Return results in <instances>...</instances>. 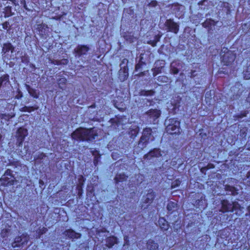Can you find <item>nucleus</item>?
<instances>
[{"mask_svg": "<svg viewBox=\"0 0 250 250\" xmlns=\"http://www.w3.org/2000/svg\"><path fill=\"white\" fill-rule=\"evenodd\" d=\"M98 136L97 130L94 127L86 128L79 127L71 134L72 139L79 142H93Z\"/></svg>", "mask_w": 250, "mask_h": 250, "instance_id": "obj_1", "label": "nucleus"}, {"mask_svg": "<svg viewBox=\"0 0 250 250\" xmlns=\"http://www.w3.org/2000/svg\"><path fill=\"white\" fill-rule=\"evenodd\" d=\"M17 182L13 171L8 168L5 170L4 174L0 178V186L4 187L12 186L16 184Z\"/></svg>", "mask_w": 250, "mask_h": 250, "instance_id": "obj_2", "label": "nucleus"}, {"mask_svg": "<svg viewBox=\"0 0 250 250\" xmlns=\"http://www.w3.org/2000/svg\"><path fill=\"white\" fill-rule=\"evenodd\" d=\"M152 129L151 127H146L144 128L142 131V135L138 142V147L140 148L139 151L143 150L145 148L149 140H153Z\"/></svg>", "mask_w": 250, "mask_h": 250, "instance_id": "obj_3", "label": "nucleus"}, {"mask_svg": "<svg viewBox=\"0 0 250 250\" xmlns=\"http://www.w3.org/2000/svg\"><path fill=\"white\" fill-rule=\"evenodd\" d=\"M220 58L224 65L229 66L235 61L236 55L227 47H223L220 52Z\"/></svg>", "mask_w": 250, "mask_h": 250, "instance_id": "obj_4", "label": "nucleus"}, {"mask_svg": "<svg viewBox=\"0 0 250 250\" xmlns=\"http://www.w3.org/2000/svg\"><path fill=\"white\" fill-rule=\"evenodd\" d=\"M221 207L220 211L223 213L229 212H234L237 214V211L240 210V205L237 202L230 203L227 199H223L221 201Z\"/></svg>", "mask_w": 250, "mask_h": 250, "instance_id": "obj_5", "label": "nucleus"}, {"mask_svg": "<svg viewBox=\"0 0 250 250\" xmlns=\"http://www.w3.org/2000/svg\"><path fill=\"white\" fill-rule=\"evenodd\" d=\"M167 132L171 134L179 135L181 134L182 129L180 127V122L176 118L169 119V124L167 126Z\"/></svg>", "mask_w": 250, "mask_h": 250, "instance_id": "obj_6", "label": "nucleus"}, {"mask_svg": "<svg viewBox=\"0 0 250 250\" xmlns=\"http://www.w3.org/2000/svg\"><path fill=\"white\" fill-rule=\"evenodd\" d=\"M29 240V237L26 234H22L20 236H16L12 243L13 248H22L26 245Z\"/></svg>", "mask_w": 250, "mask_h": 250, "instance_id": "obj_7", "label": "nucleus"}, {"mask_svg": "<svg viewBox=\"0 0 250 250\" xmlns=\"http://www.w3.org/2000/svg\"><path fill=\"white\" fill-rule=\"evenodd\" d=\"M148 121L155 125L157 120L160 117L161 111L157 109H150L146 112Z\"/></svg>", "mask_w": 250, "mask_h": 250, "instance_id": "obj_8", "label": "nucleus"}, {"mask_svg": "<svg viewBox=\"0 0 250 250\" xmlns=\"http://www.w3.org/2000/svg\"><path fill=\"white\" fill-rule=\"evenodd\" d=\"M28 135L27 129L23 127H19L16 132L17 144L19 146H21L24 141L25 137Z\"/></svg>", "mask_w": 250, "mask_h": 250, "instance_id": "obj_9", "label": "nucleus"}, {"mask_svg": "<svg viewBox=\"0 0 250 250\" xmlns=\"http://www.w3.org/2000/svg\"><path fill=\"white\" fill-rule=\"evenodd\" d=\"M165 25L167 27L168 31L177 34L179 30V24L174 21L173 19H169L166 21Z\"/></svg>", "mask_w": 250, "mask_h": 250, "instance_id": "obj_10", "label": "nucleus"}, {"mask_svg": "<svg viewBox=\"0 0 250 250\" xmlns=\"http://www.w3.org/2000/svg\"><path fill=\"white\" fill-rule=\"evenodd\" d=\"M90 49L87 45L79 44L74 50V54L76 57H80L85 55Z\"/></svg>", "mask_w": 250, "mask_h": 250, "instance_id": "obj_11", "label": "nucleus"}, {"mask_svg": "<svg viewBox=\"0 0 250 250\" xmlns=\"http://www.w3.org/2000/svg\"><path fill=\"white\" fill-rule=\"evenodd\" d=\"M37 32L41 38L46 39L48 36L49 27L45 23H42L37 25Z\"/></svg>", "mask_w": 250, "mask_h": 250, "instance_id": "obj_12", "label": "nucleus"}, {"mask_svg": "<svg viewBox=\"0 0 250 250\" xmlns=\"http://www.w3.org/2000/svg\"><path fill=\"white\" fill-rule=\"evenodd\" d=\"M155 197V192L152 189H149L148 190L147 193L143 196V203L147 204L148 206H149L153 203Z\"/></svg>", "mask_w": 250, "mask_h": 250, "instance_id": "obj_13", "label": "nucleus"}, {"mask_svg": "<svg viewBox=\"0 0 250 250\" xmlns=\"http://www.w3.org/2000/svg\"><path fill=\"white\" fill-rule=\"evenodd\" d=\"M10 85L9 76L7 74H3L0 77V91H5Z\"/></svg>", "mask_w": 250, "mask_h": 250, "instance_id": "obj_14", "label": "nucleus"}, {"mask_svg": "<svg viewBox=\"0 0 250 250\" xmlns=\"http://www.w3.org/2000/svg\"><path fill=\"white\" fill-rule=\"evenodd\" d=\"M161 156V151L159 148H154L145 154L143 158L145 160H150L153 158H158Z\"/></svg>", "mask_w": 250, "mask_h": 250, "instance_id": "obj_15", "label": "nucleus"}, {"mask_svg": "<svg viewBox=\"0 0 250 250\" xmlns=\"http://www.w3.org/2000/svg\"><path fill=\"white\" fill-rule=\"evenodd\" d=\"M200 196H198V199L196 200L195 201V204L197 208L200 209H204L208 206L207 201L206 199L205 196L203 194L200 195Z\"/></svg>", "mask_w": 250, "mask_h": 250, "instance_id": "obj_16", "label": "nucleus"}, {"mask_svg": "<svg viewBox=\"0 0 250 250\" xmlns=\"http://www.w3.org/2000/svg\"><path fill=\"white\" fill-rule=\"evenodd\" d=\"M216 23L217 21H215L212 19L209 18L207 19L205 21L202 23V25L203 27L207 29L208 33H210L213 30V28H214Z\"/></svg>", "mask_w": 250, "mask_h": 250, "instance_id": "obj_17", "label": "nucleus"}, {"mask_svg": "<svg viewBox=\"0 0 250 250\" xmlns=\"http://www.w3.org/2000/svg\"><path fill=\"white\" fill-rule=\"evenodd\" d=\"M105 246L108 249L112 248L115 244L119 242V239L117 236L110 235L107 236L105 239Z\"/></svg>", "mask_w": 250, "mask_h": 250, "instance_id": "obj_18", "label": "nucleus"}, {"mask_svg": "<svg viewBox=\"0 0 250 250\" xmlns=\"http://www.w3.org/2000/svg\"><path fill=\"white\" fill-rule=\"evenodd\" d=\"M63 234L65 237L72 239H79L82 236V234L80 233L76 232L72 229H66L64 231Z\"/></svg>", "mask_w": 250, "mask_h": 250, "instance_id": "obj_19", "label": "nucleus"}, {"mask_svg": "<svg viewBox=\"0 0 250 250\" xmlns=\"http://www.w3.org/2000/svg\"><path fill=\"white\" fill-rule=\"evenodd\" d=\"M158 223L161 230L164 232L167 231L170 227L169 223L165 217H160Z\"/></svg>", "mask_w": 250, "mask_h": 250, "instance_id": "obj_20", "label": "nucleus"}, {"mask_svg": "<svg viewBox=\"0 0 250 250\" xmlns=\"http://www.w3.org/2000/svg\"><path fill=\"white\" fill-rule=\"evenodd\" d=\"M128 77V68L127 66L121 68L119 71V78L121 81L124 82Z\"/></svg>", "mask_w": 250, "mask_h": 250, "instance_id": "obj_21", "label": "nucleus"}, {"mask_svg": "<svg viewBox=\"0 0 250 250\" xmlns=\"http://www.w3.org/2000/svg\"><path fill=\"white\" fill-rule=\"evenodd\" d=\"M167 209L169 214H172L177 211L178 204L173 201H169L167 206Z\"/></svg>", "mask_w": 250, "mask_h": 250, "instance_id": "obj_22", "label": "nucleus"}, {"mask_svg": "<svg viewBox=\"0 0 250 250\" xmlns=\"http://www.w3.org/2000/svg\"><path fill=\"white\" fill-rule=\"evenodd\" d=\"M128 176L125 173L117 174L114 179L115 184H118L120 182L126 181Z\"/></svg>", "mask_w": 250, "mask_h": 250, "instance_id": "obj_23", "label": "nucleus"}, {"mask_svg": "<svg viewBox=\"0 0 250 250\" xmlns=\"http://www.w3.org/2000/svg\"><path fill=\"white\" fill-rule=\"evenodd\" d=\"M147 250H158L159 245L154 240L149 239L146 243Z\"/></svg>", "mask_w": 250, "mask_h": 250, "instance_id": "obj_24", "label": "nucleus"}, {"mask_svg": "<svg viewBox=\"0 0 250 250\" xmlns=\"http://www.w3.org/2000/svg\"><path fill=\"white\" fill-rule=\"evenodd\" d=\"M225 190L230 193V194L235 196L238 194V189L234 186L229 185H226L225 186Z\"/></svg>", "mask_w": 250, "mask_h": 250, "instance_id": "obj_25", "label": "nucleus"}, {"mask_svg": "<svg viewBox=\"0 0 250 250\" xmlns=\"http://www.w3.org/2000/svg\"><path fill=\"white\" fill-rule=\"evenodd\" d=\"M26 89L29 95L35 99H38L39 97V92L37 90L31 87L30 85H26Z\"/></svg>", "mask_w": 250, "mask_h": 250, "instance_id": "obj_26", "label": "nucleus"}, {"mask_svg": "<svg viewBox=\"0 0 250 250\" xmlns=\"http://www.w3.org/2000/svg\"><path fill=\"white\" fill-rule=\"evenodd\" d=\"M15 50V47L10 42L4 43L2 47V51L4 53L11 52L13 53Z\"/></svg>", "mask_w": 250, "mask_h": 250, "instance_id": "obj_27", "label": "nucleus"}, {"mask_svg": "<svg viewBox=\"0 0 250 250\" xmlns=\"http://www.w3.org/2000/svg\"><path fill=\"white\" fill-rule=\"evenodd\" d=\"M140 131V127L138 125H135L133 127L129 128L128 134L131 138L136 137Z\"/></svg>", "mask_w": 250, "mask_h": 250, "instance_id": "obj_28", "label": "nucleus"}, {"mask_svg": "<svg viewBox=\"0 0 250 250\" xmlns=\"http://www.w3.org/2000/svg\"><path fill=\"white\" fill-rule=\"evenodd\" d=\"M39 108V106L37 105L33 106H24L20 109V111L24 112L31 113Z\"/></svg>", "mask_w": 250, "mask_h": 250, "instance_id": "obj_29", "label": "nucleus"}, {"mask_svg": "<svg viewBox=\"0 0 250 250\" xmlns=\"http://www.w3.org/2000/svg\"><path fill=\"white\" fill-rule=\"evenodd\" d=\"M2 13L4 18H8L13 15L14 13L12 12V7L10 6H6L3 9Z\"/></svg>", "mask_w": 250, "mask_h": 250, "instance_id": "obj_30", "label": "nucleus"}, {"mask_svg": "<svg viewBox=\"0 0 250 250\" xmlns=\"http://www.w3.org/2000/svg\"><path fill=\"white\" fill-rule=\"evenodd\" d=\"M139 94L141 96H152L155 94V91L153 89L151 90H141Z\"/></svg>", "mask_w": 250, "mask_h": 250, "instance_id": "obj_31", "label": "nucleus"}, {"mask_svg": "<svg viewBox=\"0 0 250 250\" xmlns=\"http://www.w3.org/2000/svg\"><path fill=\"white\" fill-rule=\"evenodd\" d=\"M243 78L245 80L250 79V64L247 66L243 72Z\"/></svg>", "mask_w": 250, "mask_h": 250, "instance_id": "obj_32", "label": "nucleus"}, {"mask_svg": "<svg viewBox=\"0 0 250 250\" xmlns=\"http://www.w3.org/2000/svg\"><path fill=\"white\" fill-rule=\"evenodd\" d=\"M46 157L45 154L43 152H39L36 156H35V160L39 163L42 162V160Z\"/></svg>", "mask_w": 250, "mask_h": 250, "instance_id": "obj_33", "label": "nucleus"}, {"mask_svg": "<svg viewBox=\"0 0 250 250\" xmlns=\"http://www.w3.org/2000/svg\"><path fill=\"white\" fill-rule=\"evenodd\" d=\"M109 122L110 123L112 126L114 127H118L120 125V121L119 118H111Z\"/></svg>", "mask_w": 250, "mask_h": 250, "instance_id": "obj_34", "label": "nucleus"}, {"mask_svg": "<svg viewBox=\"0 0 250 250\" xmlns=\"http://www.w3.org/2000/svg\"><path fill=\"white\" fill-rule=\"evenodd\" d=\"M14 114L12 115L9 113H1L0 114V118L1 119H4L6 121H9L11 119L14 117Z\"/></svg>", "mask_w": 250, "mask_h": 250, "instance_id": "obj_35", "label": "nucleus"}, {"mask_svg": "<svg viewBox=\"0 0 250 250\" xmlns=\"http://www.w3.org/2000/svg\"><path fill=\"white\" fill-rule=\"evenodd\" d=\"M93 155H94L93 164L95 167H97L100 161L101 155L99 153V152H97V154H93Z\"/></svg>", "mask_w": 250, "mask_h": 250, "instance_id": "obj_36", "label": "nucleus"}, {"mask_svg": "<svg viewBox=\"0 0 250 250\" xmlns=\"http://www.w3.org/2000/svg\"><path fill=\"white\" fill-rule=\"evenodd\" d=\"M181 181L179 179H177L172 182L170 186L171 189H174L178 187L181 185Z\"/></svg>", "mask_w": 250, "mask_h": 250, "instance_id": "obj_37", "label": "nucleus"}, {"mask_svg": "<svg viewBox=\"0 0 250 250\" xmlns=\"http://www.w3.org/2000/svg\"><path fill=\"white\" fill-rule=\"evenodd\" d=\"M248 114V111L245 110L241 112L240 113L235 115L234 116L237 119H240L247 116Z\"/></svg>", "mask_w": 250, "mask_h": 250, "instance_id": "obj_38", "label": "nucleus"}, {"mask_svg": "<svg viewBox=\"0 0 250 250\" xmlns=\"http://www.w3.org/2000/svg\"><path fill=\"white\" fill-rule=\"evenodd\" d=\"M47 231V229L45 227L39 229L37 232L38 237L40 238L41 236L45 233Z\"/></svg>", "mask_w": 250, "mask_h": 250, "instance_id": "obj_39", "label": "nucleus"}, {"mask_svg": "<svg viewBox=\"0 0 250 250\" xmlns=\"http://www.w3.org/2000/svg\"><path fill=\"white\" fill-rule=\"evenodd\" d=\"M78 183L77 186H80L83 187L85 181V179L84 178L83 176L82 175H79L78 176Z\"/></svg>", "mask_w": 250, "mask_h": 250, "instance_id": "obj_40", "label": "nucleus"}, {"mask_svg": "<svg viewBox=\"0 0 250 250\" xmlns=\"http://www.w3.org/2000/svg\"><path fill=\"white\" fill-rule=\"evenodd\" d=\"M214 168V166L213 164L211 163H208L206 166L203 167L201 169V171L202 173H204L206 171L209 169H212Z\"/></svg>", "mask_w": 250, "mask_h": 250, "instance_id": "obj_41", "label": "nucleus"}, {"mask_svg": "<svg viewBox=\"0 0 250 250\" xmlns=\"http://www.w3.org/2000/svg\"><path fill=\"white\" fill-rule=\"evenodd\" d=\"M126 41L129 43H133L135 41V38L133 35H127L125 37Z\"/></svg>", "mask_w": 250, "mask_h": 250, "instance_id": "obj_42", "label": "nucleus"}, {"mask_svg": "<svg viewBox=\"0 0 250 250\" xmlns=\"http://www.w3.org/2000/svg\"><path fill=\"white\" fill-rule=\"evenodd\" d=\"M157 80L161 83H167L168 81V78L166 76H159L157 78Z\"/></svg>", "mask_w": 250, "mask_h": 250, "instance_id": "obj_43", "label": "nucleus"}, {"mask_svg": "<svg viewBox=\"0 0 250 250\" xmlns=\"http://www.w3.org/2000/svg\"><path fill=\"white\" fill-rule=\"evenodd\" d=\"M83 186H77L76 190L77 191L78 195L79 197H81L83 193Z\"/></svg>", "mask_w": 250, "mask_h": 250, "instance_id": "obj_44", "label": "nucleus"}, {"mask_svg": "<svg viewBox=\"0 0 250 250\" xmlns=\"http://www.w3.org/2000/svg\"><path fill=\"white\" fill-rule=\"evenodd\" d=\"M240 135L242 138H245L247 136L248 133V128L247 127H243L240 130Z\"/></svg>", "mask_w": 250, "mask_h": 250, "instance_id": "obj_45", "label": "nucleus"}, {"mask_svg": "<svg viewBox=\"0 0 250 250\" xmlns=\"http://www.w3.org/2000/svg\"><path fill=\"white\" fill-rule=\"evenodd\" d=\"M158 5V2L156 0H152L147 4L150 8L155 7Z\"/></svg>", "mask_w": 250, "mask_h": 250, "instance_id": "obj_46", "label": "nucleus"}, {"mask_svg": "<svg viewBox=\"0 0 250 250\" xmlns=\"http://www.w3.org/2000/svg\"><path fill=\"white\" fill-rule=\"evenodd\" d=\"M144 64H145V62H140L138 63H137L135 65V71H138L141 68L143 65H144Z\"/></svg>", "mask_w": 250, "mask_h": 250, "instance_id": "obj_47", "label": "nucleus"}, {"mask_svg": "<svg viewBox=\"0 0 250 250\" xmlns=\"http://www.w3.org/2000/svg\"><path fill=\"white\" fill-rule=\"evenodd\" d=\"M17 94L15 96V98L17 99H20L23 97V94L20 89H17Z\"/></svg>", "mask_w": 250, "mask_h": 250, "instance_id": "obj_48", "label": "nucleus"}, {"mask_svg": "<svg viewBox=\"0 0 250 250\" xmlns=\"http://www.w3.org/2000/svg\"><path fill=\"white\" fill-rule=\"evenodd\" d=\"M161 70L160 68H154L153 70V75L154 77L156 76L157 74L161 73Z\"/></svg>", "mask_w": 250, "mask_h": 250, "instance_id": "obj_49", "label": "nucleus"}, {"mask_svg": "<svg viewBox=\"0 0 250 250\" xmlns=\"http://www.w3.org/2000/svg\"><path fill=\"white\" fill-rule=\"evenodd\" d=\"M171 71L173 74H177L179 73V70L176 67H173L171 69Z\"/></svg>", "mask_w": 250, "mask_h": 250, "instance_id": "obj_50", "label": "nucleus"}, {"mask_svg": "<svg viewBox=\"0 0 250 250\" xmlns=\"http://www.w3.org/2000/svg\"><path fill=\"white\" fill-rule=\"evenodd\" d=\"M158 42H157V41H156L155 40H153L152 41H150L148 42V43L150 44H151V45L152 46V47H155L156 46V44H157V43Z\"/></svg>", "mask_w": 250, "mask_h": 250, "instance_id": "obj_51", "label": "nucleus"}, {"mask_svg": "<svg viewBox=\"0 0 250 250\" xmlns=\"http://www.w3.org/2000/svg\"><path fill=\"white\" fill-rule=\"evenodd\" d=\"M21 61L23 62L27 63L29 62V57L28 56H22L21 57Z\"/></svg>", "mask_w": 250, "mask_h": 250, "instance_id": "obj_52", "label": "nucleus"}, {"mask_svg": "<svg viewBox=\"0 0 250 250\" xmlns=\"http://www.w3.org/2000/svg\"><path fill=\"white\" fill-rule=\"evenodd\" d=\"M180 5L178 3H175L172 5V7H175L178 10V11L180 10Z\"/></svg>", "mask_w": 250, "mask_h": 250, "instance_id": "obj_53", "label": "nucleus"}, {"mask_svg": "<svg viewBox=\"0 0 250 250\" xmlns=\"http://www.w3.org/2000/svg\"><path fill=\"white\" fill-rule=\"evenodd\" d=\"M124 241H125V244H126L127 245H129V239H128V237L127 236H125L124 237Z\"/></svg>", "mask_w": 250, "mask_h": 250, "instance_id": "obj_54", "label": "nucleus"}, {"mask_svg": "<svg viewBox=\"0 0 250 250\" xmlns=\"http://www.w3.org/2000/svg\"><path fill=\"white\" fill-rule=\"evenodd\" d=\"M8 25H9V22L7 21H5L2 24V28L4 29H7Z\"/></svg>", "mask_w": 250, "mask_h": 250, "instance_id": "obj_55", "label": "nucleus"}, {"mask_svg": "<svg viewBox=\"0 0 250 250\" xmlns=\"http://www.w3.org/2000/svg\"><path fill=\"white\" fill-rule=\"evenodd\" d=\"M195 72H196L195 70H191L190 72V77L192 78H194L196 75V74H195Z\"/></svg>", "mask_w": 250, "mask_h": 250, "instance_id": "obj_56", "label": "nucleus"}, {"mask_svg": "<svg viewBox=\"0 0 250 250\" xmlns=\"http://www.w3.org/2000/svg\"><path fill=\"white\" fill-rule=\"evenodd\" d=\"M8 232V230L7 229H3L1 230V236L4 237L5 236L3 235V233H5V235H7V233Z\"/></svg>", "mask_w": 250, "mask_h": 250, "instance_id": "obj_57", "label": "nucleus"}, {"mask_svg": "<svg viewBox=\"0 0 250 250\" xmlns=\"http://www.w3.org/2000/svg\"><path fill=\"white\" fill-rule=\"evenodd\" d=\"M68 62V60L67 59H63L62 60V64L66 65Z\"/></svg>", "mask_w": 250, "mask_h": 250, "instance_id": "obj_58", "label": "nucleus"}, {"mask_svg": "<svg viewBox=\"0 0 250 250\" xmlns=\"http://www.w3.org/2000/svg\"><path fill=\"white\" fill-rule=\"evenodd\" d=\"M160 38H161V36L159 35H157L155 36L154 40H155L156 41H157V42H158L160 41Z\"/></svg>", "mask_w": 250, "mask_h": 250, "instance_id": "obj_59", "label": "nucleus"}, {"mask_svg": "<svg viewBox=\"0 0 250 250\" xmlns=\"http://www.w3.org/2000/svg\"><path fill=\"white\" fill-rule=\"evenodd\" d=\"M55 64H57L58 65H61L62 64V60H57L55 61Z\"/></svg>", "mask_w": 250, "mask_h": 250, "instance_id": "obj_60", "label": "nucleus"}, {"mask_svg": "<svg viewBox=\"0 0 250 250\" xmlns=\"http://www.w3.org/2000/svg\"><path fill=\"white\" fill-rule=\"evenodd\" d=\"M206 0H201L200 1L198 2V4L199 5H203L204 2L206 1Z\"/></svg>", "mask_w": 250, "mask_h": 250, "instance_id": "obj_61", "label": "nucleus"}, {"mask_svg": "<svg viewBox=\"0 0 250 250\" xmlns=\"http://www.w3.org/2000/svg\"><path fill=\"white\" fill-rule=\"evenodd\" d=\"M247 210L248 211L249 215L250 216V205L247 207Z\"/></svg>", "mask_w": 250, "mask_h": 250, "instance_id": "obj_62", "label": "nucleus"}, {"mask_svg": "<svg viewBox=\"0 0 250 250\" xmlns=\"http://www.w3.org/2000/svg\"><path fill=\"white\" fill-rule=\"evenodd\" d=\"M246 177L248 179L250 178V170L247 172V175H246Z\"/></svg>", "mask_w": 250, "mask_h": 250, "instance_id": "obj_63", "label": "nucleus"}, {"mask_svg": "<svg viewBox=\"0 0 250 250\" xmlns=\"http://www.w3.org/2000/svg\"><path fill=\"white\" fill-rule=\"evenodd\" d=\"M144 75H145V72H141L139 74V75L140 76H144Z\"/></svg>", "mask_w": 250, "mask_h": 250, "instance_id": "obj_64", "label": "nucleus"}]
</instances>
